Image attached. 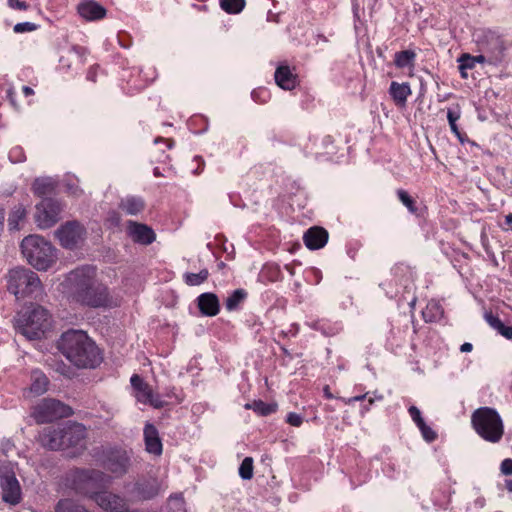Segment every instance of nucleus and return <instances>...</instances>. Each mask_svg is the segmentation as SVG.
Instances as JSON below:
<instances>
[{"label":"nucleus","instance_id":"6ab92c4d","mask_svg":"<svg viewBox=\"0 0 512 512\" xmlns=\"http://www.w3.org/2000/svg\"><path fill=\"white\" fill-rule=\"evenodd\" d=\"M126 232L132 241L141 245H149L156 239V234L152 228L131 220L127 222Z\"/></svg>","mask_w":512,"mask_h":512},{"label":"nucleus","instance_id":"79ce46f5","mask_svg":"<svg viewBox=\"0 0 512 512\" xmlns=\"http://www.w3.org/2000/svg\"><path fill=\"white\" fill-rule=\"evenodd\" d=\"M251 98L255 103L266 104L271 98V93L265 87H258L252 90Z\"/></svg>","mask_w":512,"mask_h":512},{"label":"nucleus","instance_id":"603ef678","mask_svg":"<svg viewBox=\"0 0 512 512\" xmlns=\"http://www.w3.org/2000/svg\"><path fill=\"white\" fill-rule=\"evenodd\" d=\"M287 422L292 426L299 427L303 423V418L301 415L291 412L287 415Z\"/></svg>","mask_w":512,"mask_h":512},{"label":"nucleus","instance_id":"b1692460","mask_svg":"<svg viewBox=\"0 0 512 512\" xmlns=\"http://www.w3.org/2000/svg\"><path fill=\"white\" fill-rule=\"evenodd\" d=\"M78 13L88 21H96L106 16V9L93 0H86L78 5Z\"/></svg>","mask_w":512,"mask_h":512},{"label":"nucleus","instance_id":"dca6fc26","mask_svg":"<svg viewBox=\"0 0 512 512\" xmlns=\"http://www.w3.org/2000/svg\"><path fill=\"white\" fill-rule=\"evenodd\" d=\"M131 385L135 391V397L138 402L149 404L155 408L163 406V401L158 394H155L151 387L143 379L134 374L130 379Z\"/></svg>","mask_w":512,"mask_h":512},{"label":"nucleus","instance_id":"774afa93","mask_svg":"<svg viewBox=\"0 0 512 512\" xmlns=\"http://www.w3.org/2000/svg\"><path fill=\"white\" fill-rule=\"evenodd\" d=\"M473 349V345L469 342H465L460 346V351L463 353L471 352Z\"/></svg>","mask_w":512,"mask_h":512},{"label":"nucleus","instance_id":"5fc2aeb1","mask_svg":"<svg viewBox=\"0 0 512 512\" xmlns=\"http://www.w3.org/2000/svg\"><path fill=\"white\" fill-rule=\"evenodd\" d=\"M500 470L504 475H512V459H504L501 462Z\"/></svg>","mask_w":512,"mask_h":512},{"label":"nucleus","instance_id":"a18cd8bd","mask_svg":"<svg viewBox=\"0 0 512 512\" xmlns=\"http://www.w3.org/2000/svg\"><path fill=\"white\" fill-rule=\"evenodd\" d=\"M397 195H398V198L401 201V203L404 206H406V208L409 210V212L416 213V211H417L416 203H415L414 199L406 191L399 190L397 192Z\"/></svg>","mask_w":512,"mask_h":512},{"label":"nucleus","instance_id":"4d7b16f0","mask_svg":"<svg viewBox=\"0 0 512 512\" xmlns=\"http://www.w3.org/2000/svg\"><path fill=\"white\" fill-rule=\"evenodd\" d=\"M449 126H450V129L451 131L454 133V135L458 138V140L461 142V143H464L465 140H466V134L465 133H462L458 126H457V123L456 122H453V123H449Z\"/></svg>","mask_w":512,"mask_h":512},{"label":"nucleus","instance_id":"0e129e2a","mask_svg":"<svg viewBox=\"0 0 512 512\" xmlns=\"http://www.w3.org/2000/svg\"><path fill=\"white\" fill-rule=\"evenodd\" d=\"M98 70L99 66H92L87 72V80L91 82H96Z\"/></svg>","mask_w":512,"mask_h":512},{"label":"nucleus","instance_id":"412c9836","mask_svg":"<svg viewBox=\"0 0 512 512\" xmlns=\"http://www.w3.org/2000/svg\"><path fill=\"white\" fill-rule=\"evenodd\" d=\"M63 434V423L47 427L39 434V441L42 446L50 450H60L63 449Z\"/></svg>","mask_w":512,"mask_h":512},{"label":"nucleus","instance_id":"bb28decb","mask_svg":"<svg viewBox=\"0 0 512 512\" xmlns=\"http://www.w3.org/2000/svg\"><path fill=\"white\" fill-rule=\"evenodd\" d=\"M200 311L207 316H215L219 312V300L213 293H203L198 297Z\"/></svg>","mask_w":512,"mask_h":512},{"label":"nucleus","instance_id":"cd10ccee","mask_svg":"<svg viewBox=\"0 0 512 512\" xmlns=\"http://www.w3.org/2000/svg\"><path fill=\"white\" fill-rule=\"evenodd\" d=\"M410 85L408 83L391 82L389 94L398 106H404L407 98L411 95Z\"/></svg>","mask_w":512,"mask_h":512},{"label":"nucleus","instance_id":"20e7f679","mask_svg":"<svg viewBox=\"0 0 512 512\" xmlns=\"http://www.w3.org/2000/svg\"><path fill=\"white\" fill-rule=\"evenodd\" d=\"M413 269L404 264L395 265L390 272V278L381 283L382 289L389 298L399 297L400 301H407L411 308H414L416 297L414 296Z\"/></svg>","mask_w":512,"mask_h":512},{"label":"nucleus","instance_id":"423d86ee","mask_svg":"<svg viewBox=\"0 0 512 512\" xmlns=\"http://www.w3.org/2000/svg\"><path fill=\"white\" fill-rule=\"evenodd\" d=\"M6 278L8 291L18 300L38 299L43 294V287L38 275L28 268H13L9 270Z\"/></svg>","mask_w":512,"mask_h":512},{"label":"nucleus","instance_id":"4c0bfd02","mask_svg":"<svg viewBox=\"0 0 512 512\" xmlns=\"http://www.w3.org/2000/svg\"><path fill=\"white\" fill-rule=\"evenodd\" d=\"M458 63H461L462 69H473L477 63H487L485 55H476L472 56L468 53L462 54L458 58Z\"/></svg>","mask_w":512,"mask_h":512},{"label":"nucleus","instance_id":"13d9d810","mask_svg":"<svg viewBox=\"0 0 512 512\" xmlns=\"http://www.w3.org/2000/svg\"><path fill=\"white\" fill-rule=\"evenodd\" d=\"M14 448V444L9 439H4L0 445V451L4 456H7L10 451Z\"/></svg>","mask_w":512,"mask_h":512},{"label":"nucleus","instance_id":"37998d69","mask_svg":"<svg viewBox=\"0 0 512 512\" xmlns=\"http://www.w3.org/2000/svg\"><path fill=\"white\" fill-rule=\"evenodd\" d=\"M239 475L244 480H249L253 476V459L246 457L239 467Z\"/></svg>","mask_w":512,"mask_h":512},{"label":"nucleus","instance_id":"338daca9","mask_svg":"<svg viewBox=\"0 0 512 512\" xmlns=\"http://www.w3.org/2000/svg\"><path fill=\"white\" fill-rule=\"evenodd\" d=\"M108 220H109L113 225H118V224L120 223V217H119L118 213H116V212H112V213L109 215Z\"/></svg>","mask_w":512,"mask_h":512},{"label":"nucleus","instance_id":"c85d7f7f","mask_svg":"<svg viewBox=\"0 0 512 512\" xmlns=\"http://www.w3.org/2000/svg\"><path fill=\"white\" fill-rule=\"evenodd\" d=\"M120 208L128 215L136 216L145 208V202L141 197L127 196L120 202Z\"/></svg>","mask_w":512,"mask_h":512},{"label":"nucleus","instance_id":"a19ab883","mask_svg":"<svg viewBox=\"0 0 512 512\" xmlns=\"http://www.w3.org/2000/svg\"><path fill=\"white\" fill-rule=\"evenodd\" d=\"M246 409H253L260 415H269L275 411V406L263 401H254L252 404H246Z\"/></svg>","mask_w":512,"mask_h":512},{"label":"nucleus","instance_id":"c756f323","mask_svg":"<svg viewBox=\"0 0 512 512\" xmlns=\"http://www.w3.org/2000/svg\"><path fill=\"white\" fill-rule=\"evenodd\" d=\"M31 381L32 383L29 388L31 394L39 396L47 391L49 381L42 371L33 370L31 373Z\"/></svg>","mask_w":512,"mask_h":512},{"label":"nucleus","instance_id":"ea45409f","mask_svg":"<svg viewBox=\"0 0 512 512\" xmlns=\"http://www.w3.org/2000/svg\"><path fill=\"white\" fill-rule=\"evenodd\" d=\"M208 270L203 269L199 273H186L184 275L185 283L190 286H197L208 278Z\"/></svg>","mask_w":512,"mask_h":512},{"label":"nucleus","instance_id":"5701e85b","mask_svg":"<svg viewBox=\"0 0 512 512\" xmlns=\"http://www.w3.org/2000/svg\"><path fill=\"white\" fill-rule=\"evenodd\" d=\"M328 232L318 226L309 228L303 235V241L310 250H318L323 248L328 241Z\"/></svg>","mask_w":512,"mask_h":512},{"label":"nucleus","instance_id":"3c124183","mask_svg":"<svg viewBox=\"0 0 512 512\" xmlns=\"http://www.w3.org/2000/svg\"><path fill=\"white\" fill-rule=\"evenodd\" d=\"M461 117V109L459 105H454L447 110L448 123L457 122Z\"/></svg>","mask_w":512,"mask_h":512},{"label":"nucleus","instance_id":"bf43d9fd","mask_svg":"<svg viewBox=\"0 0 512 512\" xmlns=\"http://www.w3.org/2000/svg\"><path fill=\"white\" fill-rule=\"evenodd\" d=\"M8 5L15 10H26L28 7L27 4L21 0H8Z\"/></svg>","mask_w":512,"mask_h":512},{"label":"nucleus","instance_id":"f8f14e48","mask_svg":"<svg viewBox=\"0 0 512 512\" xmlns=\"http://www.w3.org/2000/svg\"><path fill=\"white\" fill-rule=\"evenodd\" d=\"M166 488L167 485L156 477H141L136 480L131 489H128V495L131 501H146L157 497Z\"/></svg>","mask_w":512,"mask_h":512},{"label":"nucleus","instance_id":"864d4df0","mask_svg":"<svg viewBox=\"0 0 512 512\" xmlns=\"http://www.w3.org/2000/svg\"><path fill=\"white\" fill-rule=\"evenodd\" d=\"M7 99L9 100L11 106L16 110V111H21V106L19 105V103L17 102V99H16V93L14 91L13 88H9L7 90Z\"/></svg>","mask_w":512,"mask_h":512},{"label":"nucleus","instance_id":"a878e982","mask_svg":"<svg viewBox=\"0 0 512 512\" xmlns=\"http://www.w3.org/2000/svg\"><path fill=\"white\" fill-rule=\"evenodd\" d=\"M144 440L146 450L154 455H160L162 453V443L158 435L156 427L150 423H147L144 427Z\"/></svg>","mask_w":512,"mask_h":512},{"label":"nucleus","instance_id":"58836bf2","mask_svg":"<svg viewBox=\"0 0 512 512\" xmlns=\"http://www.w3.org/2000/svg\"><path fill=\"white\" fill-rule=\"evenodd\" d=\"M220 7L229 14H237L245 7V0H220Z\"/></svg>","mask_w":512,"mask_h":512},{"label":"nucleus","instance_id":"6e6552de","mask_svg":"<svg viewBox=\"0 0 512 512\" xmlns=\"http://www.w3.org/2000/svg\"><path fill=\"white\" fill-rule=\"evenodd\" d=\"M471 424L483 440L498 443L504 434V425L499 413L490 407H480L471 415Z\"/></svg>","mask_w":512,"mask_h":512},{"label":"nucleus","instance_id":"69168bd1","mask_svg":"<svg viewBox=\"0 0 512 512\" xmlns=\"http://www.w3.org/2000/svg\"><path fill=\"white\" fill-rule=\"evenodd\" d=\"M367 398L369 404L373 405L375 401H381L383 399V396L375 391L373 393H370V395Z\"/></svg>","mask_w":512,"mask_h":512},{"label":"nucleus","instance_id":"393cba45","mask_svg":"<svg viewBox=\"0 0 512 512\" xmlns=\"http://www.w3.org/2000/svg\"><path fill=\"white\" fill-rule=\"evenodd\" d=\"M59 184V179L56 176H40L35 178L32 183V192L39 197L52 194Z\"/></svg>","mask_w":512,"mask_h":512},{"label":"nucleus","instance_id":"c03bdc74","mask_svg":"<svg viewBox=\"0 0 512 512\" xmlns=\"http://www.w3.org/2000/svg\"><path fill=\"white\" fill-rule=\"evenodd\" d=\"M8 158L11 163H23L26 160V154L21 146H14L8 153Z\"/></svg>","mask_w":512,"mask_h":512},{"label":"nucleus","instance_id":"052dcab7","mask_svg":"<svg viewBox=\"0 0 512 512\" xmlns=\"http://www.w3.org/2000/svg\"><path fill=\"white\" fill-rule=\"evenodd\" d=\"M169 501L171 504H175L177 509H179V510L183 509L184 501H183L182 494H175L174 496H170Z\"/></svg>","mask_w":512,"mask_h":512},{"label":"nucleus","instance_id":"0eeeda50","mask_svg":"<svg viewBox=\"0 0 512 512\" xmlns=\"http://www.w3.org/2000/svg\"><path fill=\"white\" fill-rule=\"evenodd\" d=\"M50 324L48 311L40 306L22 310L15 318L17 331L29 340L40 339Z\"/></svg>","mask_w":512,"mask_h":512},{"label":"nucleus","instance_id":"aec40b11","mask_svg":"<svg viewBox=\"0 0 512 512\" xmlns=\"http://www.w3.org/2000/svg\"><path fill=\"white\" fill-rule=\"evenodd\" d=\"M156 77L157 71L154 67H148L146 69L134 67L127 79V84L132 90L139 91L154 81Z\"/></svg>","mask_w":512,"mask_h":512},{"label":"nucleus","instance_id":"f03ea898","mask_svg":"<svg viewBox=\"0 0 512 512\" xmlns=\"http://www.w3.org/2000/svg\"><path fill=\"white\" fill-rule=\"evenodd\" d=\"M111 477L95 469H77L72 474L74 489L91 498L106 512H127V501L114 493L98 491L111 484Z\"/></svg>","mask_w":512,"mask_h":512},{"label":"nucleus","instance_id":"9b49d317","mask_svg":"<svg viewBox=\"0 0 512 512\" xmlns=\"http://www.w3.org/2000/svg\"><path fill=\"white\" fill-rule=\"evenodd\" d=\"M0 486L5 502L15 505L20 501V485L15 477L14 465L10 461L0 460Z\"/></svg>","mask_w":512,"mask_h":512},{"label":"nucleus","instance_id":"7ed1b4c3","mask_svg":"<svg viewBox=\"0 0 512 512\" xmlns=\"http://www.w3.org/2000/svg\"><path fill=\"white\" fill-rule=\"evenodd\" d=\"M58 349L79 368H94L101 361L97 346L82 330L64 332L58 341Z\"/></svg>","mask_w":512,"mask_h":512},{"label":"nucleus","instance_id":"e433bc0d","mask_svg":"<svg viewBox=\"0 0 512 512\" xmlns=\"http://www.w3.org/2000/svg\"><path fill=\"white\" fill-rule=\"evenodd\" d=\"M63 185L65 192L73 197H80L83 194V190L79 186V179L74 175H65Z\"/></svg>","mask_w":512,"mask_h":512},{"label":"nucleus","instance_id":"72a5a7b5","mask_svg":"<svg viewBox=\"0 0 512 512\" xmlns=\"http://www.w3.org/2000/svg\"><path fill=\"white\" fill-rule=\"evenodd\" d=\"M27 211L22 204H18L12 208L8 216V227L10 230H19L20 223L26 218Z\"/></svg>","mask_w":512,"mask_h":512},{"label":"nucleus","instance_id":"8fccbe9b","mask_svg":"<svg viewBox=\"0 0 512 512\" xmlns=\"http://www.w3.org/2000/svg\"><path fill=\"white\" fill-rule=\"evenodd\" d=\"M37 28V26L32 22H22L17 23L13 30L15 33H25V32H31L34 31Z\"/></svg>","mask_w":512,"mask_h":512},{"label":"nucleus","instance_id":"9d476101","mask_svg":"<svg viewBox=\"0 0 512 512\" xmlns=\"http://www.w3.org/2000/svg\"><path fill=\"white\" fill-rule=\"evenodd\" d=\"M476 42L482 55L490 65H498L504 59L506 47L504 41L491 31L481 32L476 35Z\"/></svg>","mask_w":512,"mask_h":512},{"label":"nucleus","instance_id":"2eb2a0df","mask_svg":"<svg viewBox=\"0 0 512 512\" xmlns=\"http://www.w3.org/2000/svg\"><path fill=\"white\" fill-rule=\"evenodd\" d=\"M101 462L106 470L113 473L116 477H120L128 471L130 457L125 450L110 449L105 452Z\"/></svg>","mask_w":512,"mask_h":512},{"label":"nucleus","instance_id":"c9c22d12","mask_svg":"<svg viewBox=\"0 0 512 512\" xmlns=\"http://www.w3.org/2000/svg\"><path fill=\"white\" fill-rule=\"evenodd\" d=\"M55 512H90L83 505L72 499H61L58 501Z\"/></svg>","mask_w":512,"mask_h":512},{"label":"nucleus","instance_id":"e2e57ef3","mask_svg":"<svg viewBox=\"0 0 512 512\" xmlns=\"http://www.w3.org/2000/svg\"><path fill=\"white\" fill-rule=\"evenodd\" d=\"M498 332L506 339H512V327L506 326L502 323L498 329Z\"/></svg>","mask_w":512,"mask_h":512},{"label":"nucleus","instance_id":"49530a36","mask_svg":"<svg viewBox=\"0 0 512 512\" xmlns=\"http://www.w3.org/2000/svg\"><path fill=\"white\" fill-rule=\"evenodd\" d=\"M418 429L426 442L431 443L437 439L436 431L426 423H423V426H419Z\"/></svg>","mask_w":512,"mask_h":512},{"label":"nucleus","instance_id":"f257e3e1","mask_svg":"<svg viewBox=\"0 0 512 512\" xmlns=\"http://www.w3.org/2000/svg\"><path fill=\"white\" fill-rule=\"evenodd\" d=\"M63 285L69 297L80 304L92 308H113L120 304V299L97 280L96 268L93 266L74 269L68 273Z\"/></svg>","mask_w":512,"mask_h":512},{"label":"nucleus","instance_id":"680f3d73","mask_svg":"<svg viewBox=\"0 0 512 512\" xmlns=\"http://www.w3.org/2000/svg\"><path fill=\"white\" fill-rule=\"evenodd\" d=\"M369 395H370V392H367L365 394L354 396V397H350V398H342V401L346 405H351V404H353L356 401H362V400L366 399Z\"/></svg>","mask_w":512,"mask_h":512},{"label":"nucleus","instance_id":"39448f33","mask_svg":"<svg viewBox=\"0 0 512 512\" xmlns=\"http://www.w3.org/2000/svg\"><path fill=\"white\" fill-rule=\"evenodd\" d=\"M21 251L28 263L39 271H46L57 260V249L43 236L32 234L21 242Z\"/></svg>","mask_w":512,"mask_h":512},{"label":"nucleus","instance_id":"a211bd4d","mask_svg":"<svg viewBox=\"0 0 512 512\" xmlns=\"http://www.w3.org/2000/svg\"><path fill=\"white\" fill-rule=\"evenodd\" d=\"M63 449L67 448H84V440L86 437V428L79 423L65 422L63 423Z\"/></svg>","mask_w":512,"mask_h":512},{"label":"nucleus","instance_id":"09e8293b","mask_svg":"<svg viewBox=\"0 0 512 512\" xmlns=\"http://www.w3.org/2000/svg\"><path fill=\"white\" fill-rule=\"evenodd\" d=\"M408 413L417 428L421 425L423 426V423H425L424 418L422 417L421 411L416 406H409Z\"/></svg>","mask_w":512,"mask_h":512},{"label":"nucleus","instance_id":"de8ad7c7","mask_svg":"<svg viewBox=\"0 0 512 512\" xmlns=\"http://www.w3.org/2000/svg\"><path fill=\"white\" fill-rule=\"evenodd\" d=\"M305 277L309 282L317 285L322 280V272L320 269H318L316 267H310V268L306 269Z\"/></svg>","mask_w":512,"mask_h":512},{"label":"nucleus","instance_id":"4468645a","mask_svg":"<svg viewBox=\"0 0 512 512\" xmlns=\"http://www.w3.org/2000/svg\"><path fill=\"white\" fill-rule=\"evenodd\" d=\"M71 409L55 399H43L34 409L33 416L38 423L52 422L69 416Z\"/></svg>","mask_w":512,"mask_h":512},{"label":"nucleus","instance_id":"f3484780","mask_svg":"<svg viewBox=\"0 0 512 512\" xmlns=\"http://www.w3.org/2000/svg\"><path fill=\"white\" fill-rule=\"evenodd\" d=\"M424 345L426 357L431 359L433 367L437 368L447 357V345L435 332L429 333Z\"/></svg>","mask_w":512,"mask_h":512},{"label":"nucleus","instance_id":"1a4fd4ad","mask_svg":"<svg viewBox=\"0 0 512 512\" xmlns=\"http://www.w3.org/2000/svg\"><path fill=\"white\" fill-rule=\"evenodd\" d=\"M63 210L64 204L62 201L46 197L35 205L33 220L40 230H46L58 223Z\"/></svg>","mask_w":512,"mask_h":512},{"label":"nucleus","instance_id":"f704fd0d","mask_svg":"<svg viewBox=\"0 0 512 512\" xmlns=\"http://www.w3.org/2000/svg\"><path fill=\"white\" fill-rule=\"evenodd\" d=\"M306 324L310 328L322 332L325 336H334L342 330V325L338 322H335L333 328L330 330H326V326L328 325V321L326 320H312L306 322Z\"/></svg>","mask_w":512,"mask_h":512},{"label":"nucleus","instance_id":"ddd939ff","mask_svg":"<svg viewBox=\"0 0 512 512\" xmlns=\"http://www.w3.org/2000/svg\"><path fill=\"white\" fill-rule=\"evenodd\" d=\"M86 235L85 227L78 221H67L55 231V237L65 249L77 248L84 242Z\"/></svg>","mask_w":512,"mask_h":512},{"label":"nucleus","instance_id":"7c9ffc66","mask_svg":"<svg viewBox=\"0 0 512 512\" xmlns=\"http://www.w3.org/2000/svg\"><path fill=\"white\" fill-rule=\"evenodd\" d=\"M248 293L245 289L239 288L231 292L225 302L224 306L227 311H237L241 308L242 304L247 299Z\"/></svg>","mask_w":512,"mask_h":512},{"label":"nucleus","instance_id":"6e6d98bb","mask_svg":"<svg viewBox=\"0 0 512 512\" xmlns=\"http://www.w3.org/2000/svg\"><path fill=\"white\" fill-rule=\"evenodd\" d=\"M485 319L490 324V326L496 329L497 331L500 325L503 323L498 317L494 316L493 314H486Z\"/></svg>","mask_w":512,"mask_h":512},{"label":"nucleus","instance_id":"4be33fe9","mask_svg":"<svg viewBox=\"0 0 512 512\" xmlns=\"http://www.w3.org/2000/svg\"><path fill=\"white\" fill-rule=\"evenodd\" d=\"M276 84L283 90H293L298 85V76L294 69L286 64H280L274 74Z\"/></svg>","mask_w":512,"mask_h":512},{"label":"nucleus","instance_id":"473e14b6","mask_svg":"<svg viewBox=\"0 0 512 512\" xmlns=\"http://www.w3.org/2000/svg\"><path fill=\"white\" fill-rule=\"evenodd\" d=\"M443 308L439 302L431 300L422 311L423 319L426 322H437L443 317Z\"/></svg>","mask_w":512,"mask_h":512},{"label":"nucleus","instance_id":"2f4dec72","mask_svg":"<svg viewBox=\"0 0 512 512\" xmlns=\"http://www.w3.org/2000/svg\"><path fill=\"white\" fill-rule=\"evenodd\" d=\"M416 53L413 50H403L395 53L394 64L399 69L413 70L415 66Z\"/></svg>","mask_w":512,"mask_h":512}]
</instances>
